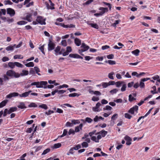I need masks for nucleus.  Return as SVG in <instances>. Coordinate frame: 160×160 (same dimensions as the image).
<instances>
[{
	"mask_svg": "<svg viewBox=\"0 0 160 160\" xmlns=\"http://www.w3.org/2000/svg\"><path fill=\"white\" fill-rule=\"evenodd\" d=\"M95 132L96 131H94L89 132V135L91 137V139L96 142H98L99 140L102 137H104L107 133V132L104 130H102L97 133Z\"/></svg>",
	"mask_w": 160,
	"mask_h": 160,
	"instance_id": "nucleus-1",
	"label": "nucleus"
},
{
	"mask_svg": "<svg viewBox=\"0 0 160 160\" xmlns=\"http://www.w3.org/2000/svg\"><path fill=\"white\" fill-rule=\"evenodd\" d=\"M48 82L47 81H42L32 82L31 83V85L28 87H30L31 86H36L37 88H47L46 85L47 84Z\"/></svg>",
	"mask_w": 160,
	"mask_h": 160,
	"instance_id": "nucleus-2",
	"label": "nucleus"
},
{
	"mask_svg": "<svg viewBox=\"0 0 160 160\" xmlns=\"http://www.w3.org/2000/svg\"><path fill=\"white\" fill-rule=\"evenodd\" d=\"M6 75L11 78H18L20 77V74L19 73L12 70L8 71L6 72Z\"/></svg>",
	"mask_w": 160,
	"mask_h": 160,
	"instance_id": "nucleus-3",
	"label": "nucleus"
},
{
	"mask_svg": "<svg viewBox=\"0 0 160 160\" xmlns=\"http://www.w3.org/2000/svg\"><path fill=\"white\" fill-rule=\"evenodd\" d=\"M17 110V108L16 107H11L9 109H5L4 111L3 116L4 117H5L7 114H10Z\"/></svg>",
	"mask_w": 160,
	"mask_h": 160,
	"instance_id": "nucleus-4",
	"label": "nucleus"
},
{
	"mask_svg": "<svg viewBox=\"0 0 160 160\" xmlns=\"http://www.w3.org/2000/svg\"><path fill=\"white\" fill-rule=\"evenodd\" d=\"M99 10L101 11L99 13H96L94 14V15L96 17H98L99 16H102L104 13L108 11V9L107 8L103 7H100Z\"/></svg>",
	"mask_w": 160,
	"mask_h": 160,
	"instance_id": "nucleus-5",
	"label": "nucleus"
},
{
	"mask_svg": "<svg viewBox=\"0 0 160 160\" xmlns=\"http://www.w3.org/2000/svg\"><path fill=\"white\" fill-rule=\"evenodd\" d=\"M81 49L78 50V52L81 55H83L82 53L87 51L89 48V47L84 43H82L81 47Z\"/></svg>",
	"mask_w": 160,
	"mask_h": 160,
	"instance_id": "nucleus-6",
	"label": "nucleus"
},
{
	"mask_svg": "<svg viewBox=\"0 0 160 160\" xmlns=\"http://www.w3.org/2000/svg\"><path fill=\"white\" fill-rule=\"evenodd\" d=\"M55 43L50 39L49 40L48 44V51H52L53 50L55 47Z\"/></svg>",
	"mask_w": 160,
	"mask_h": 160,
	"instance_id": "nucleus-7",
	"label": "nucleus"
},
{
	"mask_svg": "<svg viewBox=\"0 0 160 160\" xmlns=\"http://www.w3.org/2000/svg\"><path fill=\"white\" fill-rule=\"evenodd\" d=\"M138 107L137 105L133 106L130 109L128 112L132 114H136L138 112Z\"/></svg>",
	"mask_w": 160,
	"mask_h": 160,
	"instance_id": "nucleus-8",
	"label": "nucleus"
},
{
	"mask_svg": "<svg viewBox=\"0 0 160 160\" xmlns=\"http://www.w3.org/2000/svg\"><path fill=\"white\" fill-rule=\"evenodd\" d=\"M36 21L38 23L41 25H45L46 24L45 19L42 17H38L36 19Z\"/></svg>",
	"mask_w": 160,
	"mask_h": 160,
	"instance_id": "nucleus-9",
	"label": "nucleus"
},
{
	"mask_svg": "<svg viewBox=\"0 0 160 160\" xmlns=\"http://www.w3.org/2000/svg\"><path fill=\"white\" fill-rule=\"evenodd\" d=\"M55 24L58 25L64 28H72L75 27V26L72 24L65 25L63 23H58L57 22H55Z\"/></svg>",
	"mask_w": 160,
	"mask_h": 160,
	"instance_id": "nucleus-10",
	"label": "nucleus"
},
{
	"mask_svg": "<svg viewBox=\"0 0 160 160\" xmlns=\"http://www.w3.org/2000/svg\"><path fill=\"white\" fill-rule=\"evenodd\" d=\"M101 105V104L99 102H98L95 107H92V109L93 111L95 112H98L100 111V110L99 109V107Z\"/></svg>",
	"mask_w": 160,
	"mask_h": 160,
	"instance_id": "nucleus-11",
	"label": "nucleus"
},
{
	"mask_svg": "<svg viewBox=\"0 0 160 160\" xmlns=\"http://www.w3.org/2000/svg\"><path fill=\"white\" fill-rule=\"evenodd\" d=\"M7 13L11 17L13 16L15 13V11L11 8H8L7 9Z\"/></svg>",
	"mask_w": 160,
	"mask_h": 160,
	"instance_id": "nucleus-12",
	"label": "nucleus"
},
{
	"mask_svg": "<svg viewBox=\"0 0 160 160\" xmlns=\"http://www.w3.org/2000/svg\"><path fill=\"white\" fill-rule=\"evenodd\" d=\"M87 23L88 25L91 26L92 28L95 29H98L99 28L98 25L97 24L93 23V22L88 21L87 22Z\"/></svg>",
	"mask_w": 160,
	"mask_h": 160,
	"instance_id": "nucleus-13",
	"label": "nucleus"
},
{
	"mask_svg": "<svg viewBox=\"0 0 160 160\" xmlns=\"http://www.w3.org/2000/svg\"><path fill=\"white\" fill-rule=\"evenodd\" d=\"M19 96V94L17 92H14L11 93L7 95L6 97L8 98H11L13 97H17Z\"/></svg>",
	"mask_w": 160,
	"mask_h": 160,
	"instance_id": "nucleus-14",
	"label": "nucleus"
},
{
	"mask_svg": "<svg viewBox=\"0 0 160 160\" xmlns=\"http://www.w3.org/2000/svg\"><path fill=\"white\" fill-rule=\"evenodd\" d=\"M72 50V49L71 47H67L66 48V51L62 53V55L64 56L68 55L70 52H71Z\"/></svg>",
	"mask_w": 160,
	"mask_h": 160,
	"instance_id": "nucleus-15",
	"label": "nucleus"
},
{
	"mask_svg": "<svg viewBox=\"0 0 160 160\" xmlns=\"http://www.w3.org/2000/svg\"><path fill=\"white\" fill-rule=\"evenodd\" d=\"M31 92L32 91L29 90L28 92H26L21 94H19V96L20 98H26L28 96Z\"/></svg>",
	"mask_w": 160,
	"mask_h": 160,
	"instance_id": "nucleus-16",
	"label": "nucleus"
},
{
	"mask_svg": "<svg viewBox=\"0 0 160 160\" xmlns=\"http://www.w3.org/2000/svg\"><path fill=\"white\" fill-rule=\"evenodd\" d=\"M61 49V47L59 46H58L54 49V51L55 52V54L57 55L58 54L61 55L62 54L61 52H60Z\"/></svg>",
	"mask_w": 160,
	"mask_h": 160,
	"instance_id": "nucleus-17",
	"label": "nucleus"
},
{
	"mask_svg": "<svg viewBox=\"0 0 160 160\" xmlns=\"http://www.w3.org/2000/svg\"><path fill=\"white\" fill-rule=\"evenodd\" d=\"M125 140L127 141L126 143V145H130L131 144V141L132 139L128 136H126L124 137Z\"/></svg>",
	"mask_w": 160,
	"mask_h": 160,
	"instance_id": "nucleus-18",
	"label": "nucleus"
},
{
	"mask_svg": "<svg viewBox=\"0 0 160 160\" xmlns=\"http://www.w3.org/2000/svg\"><path fill=\"white\" fill-rule=\"evenodd\" d=\"M16 46V44H14L13 45H11L7 47L6 48V49L7 51H13Z\"/></svg>",
	"mask_w": 160,
	"mask_h": 160,
	"instance_id": "nucleus-19",
	"label": "nucleus"
},
{
	"mask_svg": "<svg viewBox=\"0 0 160 160\" xmlns=\"http://www.w3.org/2000/svg\"><path fill=\"white\" fill-rule=\"evenodd\" d=\"M125 72L123 71L121 72V74L119 73H117L116 74V77L118 79H122V76L121 75H125Z\"/></svg>",
	"mask_w": 160,
	"mask_h": 160,
	"instance_id": "nucleus-20",
	"label": "nucleus"
},
{
	"mask_svg": "<svg viewBox=\"0 0 160 160\" xmlns=\"http://www.w3.org/2000/svg\"><path fill=\"white\" fill-rule=\"evenodd\" d=\"M62 144L60 143H58L54 144L51 148L52 149H55L59 148L61 147Z\"/></svg>",
	"mask_w": 160,
	"mask_h": 160,
	"instance_id": "nucleus-21",
	"label": "nucleus"
},
{
	"mask_svg": "<svg viewBox=\"0 0 160 160\" xmlns=\"http://www.w3.org/2000/svg\"><path fill=\"white\" fill-rule=\"evenodd\" d=\"M49 2L50 3V6H49L48 4H47V6L48 9H54V4L53 3L51 0H49Z\"/></svg>",
	"mask_w": 160,
	"mask_h": 160,
	"instance_id": "nucleus-22",
	"label": "nucleus"
},
{
	"mask_svg": "<svg viewBox=\"0 0 160 160\" xmlns=\"http://www.w3.org/2000/svg\"><path fill=\"white\" fill-rule=\"evenodd\" d=\"M83 125L82 124H81L79 126H77L75 127V131L76 132H78L80 130L82 129Z\"/></svg>",
	"mask_w": 160,
	"mask_h": 160,
	"instance_id": "nucleus-23",
	"label": "nucleus"
},
{
	"mask_svg": "<svg viewBox=\"0 0 160 160\" xmlns=\"http://www.w3.org/2000/svg\"><path fill=\"white\" fill-rule=\"evenodd\" d=\"M74 42L76 45L78 46H80L81 43V40L78 38L75 39Z\"/></svg>",
	"mask_w": 160,
	"mask_h": 160,
	"instance_id": "nucleus-24",
	"label": "nucleus"
},
{
	"mask_svg": "<svg viewBox=\"0 0 160 160\" xmlns=\"http://www.w3.org/2000/svg\"><path fill=\"white\" fill-rule=\"evenodd\" d=\"M28 74V71L27 70H22V72L20 74V76H25L27 75Z\"/></svg>",
	"mask_w": 160,
	"mask_h": 160,
	"instance_id": "nucleus-25",
	"label": "nucleus"
},
{
	"mask_svg": "<svg viewBox=\"0 0 160 160\" xmlns=\"http://www.w3.org/2000/svg\"><path fill=\"white\" fill-rule=\"evenodd\" d=\"M18 108L20 109H24L26 108L23 102H20L18 106Z\"/></svg>",
	"mask_w": 160,
	"mask_h": 160,
	"instance_id": "nucleus-26",
	"label": "nucleus"
},
{
	"mask_svg": "<svg viewBox=\"0 0 160 160\" xmlns=\"http://www.w3.org/2000/svg\"><path fill=\"white\" fill-rule=\"evenodd\" d=\"M8 102V100H5L2 101L0 103V108H2L4 106H5L7 104V103Z\"/></svg>",
	"mask_w": 160,
	"mask_h": 160,
	"instance_id": "nucleus-27",
	"label": "nucleus"
},
{
	"mask_svg": "<svg viewBox=\"0 0 160 160\" xmlns=\"http://www.w3.org/2000/svg\"><path fill=\"white\" fill-rule=\"evenodd\" d=\"M32 14L28 13L26 15V19L29 22H31L32 20Z\"/></svg>",
	"mask_w": 160,
	"mask_h": 160,
	"instance_id": "nucleus-28",
	"label": "nucleus"
},
{
	"mask_svg": "<svg viewBox=\"0 0 160 160\" xmlns=\"http://www.w3.org/2000/svg\"><path fill=\"white\" fill-rule=\"evenodd\" d=\"M140 52V51L138 49H136L132 52V54L136 56H138L139 55V53Z\"/></svg>",
	"mask_w": 160,
	"mask_h": 160,
	"instance_id": "nucleus-29",
	"label": "nucleus"
},
{
	"mask_svg": "<svg viewBox=\"0 0 160 160\" xmlns=\"http://www.w3.org/2000/svg\"><path fill=\"white\" fill-rule=\"evenodd\" d=\"M25 65L27 67H33L34 66V63L33 62H30L25 64Z\"/></svg>",
	"mask_w": 160,
	"mask_h": 160,
	"instance_id": "nucleus-30",
	"label": "nucleus"
},
{
	"mask_svg": "<svg viewBox=\"0 0 160 160\" xmlns=\"http://www.w3.org/2000/svg\"><path fill=\"white\" fill-rule=\"evenodd\" d=\"M8 66L11 68H15V62H9L8 63Z\"/></svg>",
	"mask_w": 160,
	"mask_h": 160,
	"instance_id": "nucleus-31",
	"label": "nucleus"
},
{
	"mask_svg": "<svg viewBox=\"0 0 160 160\" xmlns=\"http://www.w3.org/2000/svg\"><path fill=\"white\" fill-rule=\"evenodd\" d=\"M23 57L22 55L19 54L15 55L13 57V58L14 59H23Z\"/></svg>",
	"mask_w": 160,
	"mask_h": 160,
	"instance_id": "nucleus-32",
	"label": "nucleus"
},
{
	"mask_svg": "<svg viewBox=\"0 0 160 160\" xmlns=\"http://www.w3.org/2000/svg\"><path fill=\"white\" fill-rule=\"evenodd\" d=\"M37 107V105L34 102H31L28 105V107L30 108H36Z\"/></svg>",
	"mask_w": 160,
	"mask_h": 160,
	"instance_id": "nucleus-33",
	"label": "nucleus"
},
{
	"mask_svg": "<svg viewBox=\"0 0 160 160\" xmlns=\"http://www.w3.org/2000/svg\"><path fill=\"white\" fill-rule=\"evenodd\" d=\"M69 57L71 58H79L78 55L76 54H70L69 55Z\"/></svg>",
	"mask_w": 160,
	"mask_h": 160,
	"instance_id": "nucleus-34",
	"label": "nucleus"
},
{
	"mask_svg": "<svg viewBox=\"0 0 160 160\" xmlns=\"http://www.w3.org/2000/svg\"><path fill=\"white\" fill-rule=\"evenodd\" d=\"M39 107L44 109L45 110L47 109L48 108L47 106L44 104H42L39 106Z\"/></svg>",
	"mask_w": 160,
	"mask_h": 160,
	"instance_id": "nucleus-35",
	"label": "nucleus"
},
{
	"mask_svg": "<svg viewBox=\"0 0 160 160\" xmlns=\"http://www.w3.org/2000/svg\"><path fill=\"white\" fill-rule=\"evenodd\" d=\"M127 88V85L124 82L122 85V87L121 88V91L122 92H124L126 90Z\"/></svg>",
	"mask_w": 160,
	"mask_h": 160,
	"instance_id": "nucleus-36",
	"label": "nucleus"
},
{
	"mask_svg": "<svg viewBox=\"0 0 160 160\" xmlns=\"http://www.w3.org/2000/svg\"><path fill=\"white\" fill-rule=\"evenodd\" d=\"M27 22L24 21H21L17 22V24L18 25H23L27 24Z\"/></svg>",
	"mask_w": 160,
	"mask_h": 160,
	"instance_id": "nucleus-37",
	"label": "nucleus"
},
{
	"mask_svg": "<svg viewBox=\"0 0 160 160\" xmlns=\"http://www.w3.org/2000/svg\"><path fill=\"white\" fill-rule=\"evenodd\" d=\"M50 151V149L49 148H48L46 149L43 152L42 154V155H45L49 152Z\"/></svg>",
	"mask_w": 160,
	"mask_h": 160,
	"instance_id": "nucleus-38",
	"label": "nucleus"
},
{
	"mask_svg": "<svg viewBox=\"0 0 160 160\" xmlns=\"http://www.w3.org/2000/svg\"><path fill=\"white\" fill-rule=\"evenodd\" d=\"M114 74V72H111L109 73L108 75V78L112 79V80H113L114 79V78L113 76V75Z\"/></svg>",
	"mask_w": 160,
	"mask_h": 160,
	"instance_id": "nucleus-39",
	"label": "nucleus"
},
{
	"mask_svg": "<svg viewBox=\"0 0 160 160\" xmlns=\"http://www.w3.org/2000/svg\"><path fill=\"white\" fill-rule=\"evenodd\" d=\"M61 44L64 47L67 46V42L65 40H63L61 42Z\"/></svg>",
	"mask_w": 160,
	"mask_h": 160,
	"instance_id": "nucleus-40",
	"label": "nucleus"
},
{
	"mask_svg": "<svg viewBox=\"0 0 160 160\" xmlns=\"http://www.w3.org/2000/svg\"><path fill=\"white\" fill-rule=\"evenodd\" d=\"M79 94H78L74 92L73 93H70L69 94L68 96L69 97H74L76 96L78 97L79 96Z\"/></svg>",
	"mask_w": 160,
	"mask_h": 160,
	"instance_id": "nucleus-41",
	"label": "nucleus"
},
{
	"mask_svg": "<svg viewBox=\"0 0 160 160\" xmlns=\"http://www.w3.org/2000/svg\"><path fill=\"white\" fill-rule=\"evenodd\" d=\"M68 86L66 84H63L62 85L58 86V89H61L64 88H68Z\"/></svg>",
	"mask_w": 160,
	"mask_h": 160,
	"instance_id": "nucleus-42",
	"label": "nucleus"
},
{
	"mask_svg": "<svg viewBox=\"0 0 160 160\" xmlns=\"http://www.w3.org/2000/svg\"><path fill=\"white\" fill-rule=\"evenodd\" d=\"M112 109V108L110 106L108 105H107L104 108H103V110H111Z\"/></svg>",
	"mask_w": 160,
	"mask_h": 160,
	"instance_id": "nucleus-43",
	"label": "nucleus"
},
{
	"mask_svg": "<svg viewBox=\"0 0 160 160\" xmlns=\"http://www.w3.org/2000/svg\"><path fill=\"white\" fill-rule=\"evenodd\" d=\"M102 86L103 88H106L108 87V82H102Z\"/></svg>",
	"mask_w": 160,
	"mask_h": 160,
	"instance_id": "nucleus-44",
	"label": "nucleus"
},
{
	"mask_svg": "<svg viewBox=\"0 0 160 160\" xmlns=\"http://www.w3.org/2000/svg\"><path fill=\"white\" fill-rule=\"evenodd\" d=\"M4 3L5 5L8 4L12 5V3L10 0H7L4 1Z\"/></svg>",
	"mask_w": 160,
	"mask_h": 160,
	"instance_id": "nucleus-45",
	"label": "nucleus"
},
{
	"mask_svg": "<svg viewBox=\"0 0 160 160\" xmlns=\"http://www.w3.org/2000/svg\"><path fill=\"white\" fill-rule=\"evenodd\" d=\"M124 82L122 81L118 82H116V86L117 87H119L121 85H122Z\"/></svg>",
	"mask_w": 160,
	"mask_h": 160,
	"instance_id": "nucleus-46",
	"label": "nucleus"
},
{
	"mask_svg": "<svg viewBox=\"0 0 160 160\" xmlns=\"http://www.w3.org/2000/svg\"><path fill=\"white\" fill-rule=\"evenodd\" d=\"M118 116V114H113L111 117V120H114L116 119Z\"/></svg>",
	"mask_w": 160,
	"mask_h": 160,
	"instance_id": "nucleus-47",
	"label": "nucleus"
},
{
	"mask_svg": "<svg viewBox=\"0 0 160 160\" xmlns=\"http://www.w3.org/2000/svg\"><path fill=\"white\" fill-rule=\"evenodd\" d=\"M118 89H114L111 90L110 92L112 94H114L118 92Z\"/></svg>",
	"mask_w": 160,
	"mask_h": 160,
	"instance_id": "nucleus-48",
	"label": "nucleus"
},
{
	"mask_svg": "<svg viewBox=\"0 0 160 160\" xmlns=\"http://www.w3.org/2000/svg\"><path fill=\"white\" fill-rule=\"evenodd\" d=\"M15 66H16L17 67H18L21 68H22L23 67V65L18 62H15Z\"/></svg>",
	"mask_w": 160,
	"mask_h": 160,
	"instance_id": "nucleus-49",
	"label": "nucleus"
},
{
	"mask_svg": "<svg viewBox=\"0 0 160 160\" xmlns=\"http://www.w3.org/2000/svg\"><path fill=\"white\" fill-rule=\"evenodd\" d=\"M67 133V130L66 129H64L63 130V134L60 136V137L62 138L66 136Z\"/></svg>",
	"mask_w": 160,
	"mask_h": 160,
	"instance_id": "nucleus-50",
	"label": "nucleus"
},
{
	"mask_svg": "<svg viewBox=\"0 0 160 160\" xmlns=\"http://www.w3.org/2000/svg\"><path fill=\"white\" fill-rule=\"evenodd\" d=\"M44 44L42 45V46L41 47H39V48L41 50V51L42 52V53L43 54H45V53L44 51Z\"/></svg>",
	"mask_w": 160,
	"mask_h": 160,
	"instance_id": "nucleus-51",
	"label": "nucleus"
},
{
	"mask_svg": "<svg viewBox=\"0 0 160 160\" xmlns=\"http://www.w3.org/2000/svg\"><path fill=\"white\" fill-rule=\"evenodd\" d=\"M82 148H87L88 146V144L86 142H83L82 143Z\"/></svg>",
	"mask_w": 160,
	"mask_h": 160,
	"instance_id": "nucleus-52",
	"label": "nucleus"
},
{
	"mask_svg": "<svg viewBox=\"0 0 160 160\" xmlns=\"http://www.w3.org/2000/svg\"><path fill=\"white\" fill-rule=\"evenodd\" d=\"M72 122V124H78L80 123L79 121L78 120H73L71 121Z\"/></svg>",
	"mask_w": 160,
	"mask_h": 160,
	"instance_id": "nucleus-53",
	"label": "nucleus"
},
{
	"mask_svg": "<svg viewBox=\"0 0 160 160\" xmlns=\"http://www.w3.org/2000/svg\"><path fill=\"white\" fill-rule=\"evenodd\" d=\"M139 86L141 88H144L145 87L144 83L141 80H140V82Z\"/></svg>",
	"mask_w": 160,
	"mask_h": 160,
	"instance_id": "nucleus-54",
	"label": "nucleus"
},
{
	"mask_svg": "<svg viewBox=\"0 0 160 160\" xmlns=\"http://www.w3.org/2000/svg\"><path fill=\"white\" fill-rule=\"evenodd\" d=\"M92 100L93 101L96 102L98 101L99 100V98L98 97L93 96L92 98Z\"/></svg>",
	"mask_w": 160,
	"mask_h": 160,
	"instance_id": "nucleus-55",
	"label": "nucleus"
},
{
	"mask_svg": "<svg viewBox=\"0 0 160 160\" xmlns=\"http://www.w3.org/2000/svg\"><path fill=\"white\" fill-rule=\"evenodd\" d=\"M54 112L53 111L49 110L48 112H46L45 113L48 116L50 115L51 114L53 113Z\"/></svg>",
	"mask_w": 160,
	"mask_h": 160,
	"instance_id": "nucleus-56",
	"label": "nucleus"
},
{
	"mask_svg": "<svg viewBox=\"0 0 160 160\" xmlns=\"http://www.w3.org/2000/svg\"><path fill=\"white\" fill-rule=\"evenodd\" d=\"M33 2H31L30 3H28L25 4L26 5V7L27 8H28L30 7L31 6H32L33 5Z\"/></svg>",
	"mask_w": 160,
	"mask_h": 160,
	"instance_id": "nucleus-57",
	"label": "nucleus"
},
{
	"mask_svg": "<svg viewBox=\"0 0 160 160\" xmlns=\"http://www.w3.org/2000/svg\"><path fill=\"white\" fill-rule=\"evenodd\" d=\"M110 65H113L115 64V61L109 60L107 62Z\"/></svg>",
	"mask_w": 160,
	"mask_h": 160,
	"instance_id": "nucleus-58",
	"label": "nucleus"
},
{
	"mask_svg": "<svg viewBox=\"0 0 160 160\" xmlns=\"http://www.w3.org/2000/svg\"><path fill=\"white\" fill-rule=\"evenodd\" d=\"M85 121L88 123H91L92 121V119L89 118H85Z\"/></svg>",
	"mask_w": 160,
	"mask_h": 160,
	"instance_id": "nucleus-59",
	"label": "nucleus"
},
{
	"mask_svg": "<svg viewBox=\"0 0 160 160\" xmlns=\"http://www.w3.org/2000/svg\"><path fill=\"white\" fill-rule=\"evenodd\" d=\"M107 57L109 59H112L114 58V55L113 54H110L107 56Z\"/></svg>",
	"mask_w": 160,
	"mask_h": 160,
	"instance_id": "nucleus-60",
	"label": "nucleus"
},
{
	"mask_svg": "<svg viewBox=\"0 0 160 160\" xmlns=\"http://www.w3.org/2000/svg\"><path fill=\"white\" fill-rule=\"evenodd\" d=\"M132 75L133 76H136L137 78H139V74H138L137 72H133L132 73Z\"/></svg>",
	"mask_w": 160,
	"mask_h": 160,
	"instance_id": "nucleus-61",
	"label": "nucleus"
},
{
	"mask_svg": "<svg viewBox=\"0 0 160 160\" xmlns=\"http://www.w3.org/2000/svg\"><path fill=\"white\" fill-rule=\"evenodd\" d=\"M81 148V146L80 144H78L76 145L75 147H73V148L75 150H78Z\"/></svg>",
	"mask_w": 160,
	"mask_h": 160,
	"instance_id": "nucleus-62",
	"label": "nucleus"
},
{
	"mask_svg": "<svg viewBox=\"0 0 160 160\" xmlns=\"http://www.w3.org/2000/svg\"><path fill=\"white\" fill-rule=\"evenodd\" d=\"M75 131L72 129H70L68 132V134L70 135L71 134H74Z\"/></svg>",
	"mask_w": 160,
	"mask_h": 160,
	"instance_id": "nucleus-63",
	"label": "nucleus"
},
{
	"mask_svg": "<svg viewBox=\"0 0 160 160\" xmlns=\"http://www.w3.org/2000/svg\"><path fill=\"white\" fill-rule=\"evenodd\" d=\"M96 60L100 61H102L103 60V58L102 57H97L96 58Z\"/></svg>",
	"mask_w": 160,
	"mask_h": 160,
	"instance_id": "nucleus-64",
	"label": "nucleus"
}]
</instances>
